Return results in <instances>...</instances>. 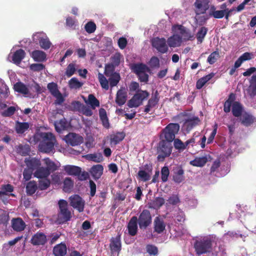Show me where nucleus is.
<instances>
[{
	"label": "nucleus",
	"mask_w": 256,
	"mask_h": 256,
	"mask_svg": "<svg viewBox=\"0 0 256 256\" xmlns=\"http://www.w3.org/2000/svg\"><path fill=\"white\" fill-rule=\"evenodd\" d=\"M232 113L234 116L240 117L242 116L243 107L241 104L238 102H235L232 105Z\"/></svg>",
	"instance_id": "2f4dec72"
},
{
	"label": "nucleus",
	"mask_w": 256,
	"mask_h": 256,
	"mask_svg": "<svg viewBox=\"0 0 256 256\" xmlns=\"http://www.w3.org/2000/svg\"><path fill=\"white\" fill-rule=\"evenodd\" d=\"M88 103L90 105L92 108L100 106V102L92 94H90L88 96Z\"/></svg>",
	"instance_id": "864d4df0"
},
{
	"label": "nucleus",
	"mask_w": 256,
	"mask_h": 256,
	"mask_svg": "<svg viewBox=\"0 0 256 256\" xmlns=\"http://www.w3.org/2000/svg\"><path fill=\"white\" fill-rule=\"evenodd\" d=\"M200 120L197 116H194L192 118H190L186 120L185 125L186 126V128L188 130H192L194 127L198 125Z\"/></svg>",
	"instance_id": "4c0bfd02"
},
{
	"label": "nucleus",
	"mask_w": 256,
	"mask_h": 256,
	"mask_svg": "<svg viewBox=\"0 0 256 256\" xmlns=\"http://www.w3.org/2000/svg\"><path fill=\"white\" fill-rule=\"evenodd\" d=\"M220 57V53L218 50H216L211 53L208 56L207 62L210 64H214L216 62L218 58Z\"/></svg>",
	"instance_id": "13d9d810"
},
{
	"label": "nucleus",
	"mask_w": 256,
	"mask_h": 256,
	"mask_svg": "<svg viewBox=\"0 0 256 256\" xmlns=\"http://www.w3.org/2000/svg\"><path fill=\"white\" fill-rule=\"evenodd\" d=\"M30 127V124L27 122H16V131L18 134H22L27 130Z\"/></svg>",
	"instance_id": "c9c22d12"
},
{
	"label": "nucleus",
	"mask_w": 256,
	"mask_h": 256,
	"mask_svg": "<svg viewBox=\"0 0 256 256\" xmlns=\"http://www.w3.org/2000/svg\"><path fill=\"white\" fill-rule=\"evenodd\" d=\"M148 64L152 68H158L160 67V60L156 56H152Z\"/></svg>",
	"instance_id": "69168bd1"
},
{
	"label": "nucleus",
	"mask_w": 256,
	"mask_h": 256,
	"mask_svg": "<svg viewBox=\"0 0 256 256\" xmlns=\"http://www.w3.org/2000/svg\"><path fill=\"white\" fill-rule=\"evenodd\" d=\"M166 224L164 220L157 216L154 220V230L158 234H162L165 230Z\"/></svg>",
	"instance_id": "4be33fe9"
},
{
	"label": "nucleus",
	"mask_w": 256,
	"mask_h": 256,
	"mask_svg": "<svg viewBox=\"0 0 256 256\" xmlns=\"http://www.w3.org/2000/svg\"><path fill=\"white\" fill-rule=\"evenodd\" d=\"M86 157L88 160L96 162H100L104 160L102 155L101 153L88 154L86 156Z\"/></svg>",
	"instance_id": "37998d69"
},
{
	"label": "nucleus",
	"mask_w": 256,
	"mask_h": 256,
	"mask_svg": "<svg viewBox=\"0 0 256 256\" xmlns=\"http://www.w3.org/2000/svg\"><path fill=\"white\" fill-rule=\"evenodd\" d=\"M164 199L161 197L156 198L153 200H152L150 204L151 207L158 209L161 207L164 204Z\"/></svg>",
	"instance_id": "a18cd8bd"
},
{
	"label": "nucleus",
	"mask_w": 256,
	"mask_h": 256,
	"mask_svg": "<svg viewBox=\"0 0 256 256\" xmlns=\"http://www.w3.org/2000/svg\"><path fill=\"white\" fill-rule=\"evenodd\" d=\"M47 88L51 94L55 96L56 94L60 92L58 89V84L54 82L48 83L47 86Z\"/></svg>",
	"instance_id": "6e6d98bb"
},
{
	"label": "nucleus",
	"mask_w": 256,
	"mask_h": 256,
	"mask_svg": "<svg viewBox=\"0 0 256 256\" xmlns=\"http://www.w3.org/2000/svg\"><path fill=\"white\" fill-rule=\"evenodd\" d=\"M173 141L174 146L176 149L183 150L186 148L185 142H183L180 139L175 138Z\"/></svg>",
	"instance_id": "052dcab7"
},
{
	"label": "nucleus",
	"mask_w": 256,
	"mask_h": 256,
	"mask_svg": "<svg viewBox=\"0 0 256 256\" xmlns=\"http://www.w3.org/2000/svg\"><path fill=\"white\" fill-rule=\"evenodd\" d=\"M70 205L79 212L84 210L85 201L78 194H73L68 198Z\"/></svg>",
	"instance_id": "6e6552de"
},
{
	"label": "nucleus",
	"mask_w": 256,
	"mask_h": 256,
	"mask_svg": "<svg viewBox=\"0 0 256 256\" xmlns=\"http://www.w3.org/2000/svg\"><path fill=\"white\" fill-rule=\"evenodd\" d=\"M24 162L28 168L31 169L32 170L35 169H37V168L40 166V161L34 158H26Z\"/></svg>",
	"instance_id": "5701e85b"
},
{
	"label": "nucleus",
	"mask_w": 256,
	"mask_h": 256,
	"mask_svg": "<svg viewBox=\"0 0 256 256\" xmlns=\"http://www.w3.org/2000/svg\"><path fill=\"white\" fill-rule=\"evenodd\" d=\"M104 168L101 164L94 166L91 168L90 173L94 180L99 179L103 174Z\"/></svg>",
	"instance_id": "b1692460"
},
{
	"label": "nucleus",
	"mask_w": 256,
	"mask_h": 256,
	"mask_svg": "<svg viewBox=\"0 0 256 256\" xmlns=\"http://www.w3.org/2000/svg\"><path fill=\"white\" fill-rule=\"evenodd\" d=\"M68 84L70 89L78 90L82 86L84 83L80 82L76 78L74 77L69 80Z\"/></svg>",
	"instance_id": "ea45409f"
},
{
	"label": "nucleus",
	"mask_w": 256,
	"mask_h": 256,
	"mask_svg": "<svg viewBox=\"0 0 256 256\" xmlns=\"http://www.w3.org/2000/svg\"><path fill=\"white\" fill-rule=\"evenodd\" d=\"M26 52L22 49L16 50L13 54L12 60L14 64H19L24 58Z\"/></svg>",
	"instance_id": "393cba45"
},
{
	"label": "nucleus",
	"mask_w": 256,
	"mask_h": 256,
	"mask_svg": "<svg viewBox=\"0 0 256 256\" xmlns=\"http://www.w3.org/2000/svg\"><path fill=\"white\" fill-rule=\"evenodd\" d=\"M110 248L111 252L114 254L117 252L118 254L121 250L122 244L120 242V234H118L115 238H112L110 240Z\"/></svg>",
	"instance_id": "f8f14e48"
},
{
	"label": "nucleus",
	"mask_w": 256,
	"mask_h": 256,
	"mask_svg": "<svg viewBox=\"0 0 256 256\" xmlns=\"http://www.w3.org/2000/svg\"><path fill=\"white\" fill-rule=\"evenodd\" d=\"M138 178L144 182H147L150 180V176L149 172L144 170H140L138 173Z\"/></svg>",
	"instance_id": "bf43d9fd"
},
{
	"label": "nucleus",
	"mask_w": 256,
	"mask_h": 256,
	"mask_svg": "<svg viewBox=\"0 0 256 256\" xmlns=\"http://www.w3.org/2000/svg\"><path fill=\"white\" fill-rule=\"evenodd\" d=\"M46 54L43 51L35 50L32 53V57L36 62H42L46 59Z\"/></svg>",
	"instance_id": "473e14b6"
},
{
	"label": "nucleus",
	"mask_w": 256,
	"mask_h": 256,
	"mask_svg": "<svg viewBox=\"0 0 256 256\" xmlns=\"http://www.w3.org/2000/svg\"><path fill=\"white\" fill-rule=\"evenodd\" d=\"M241 124L245 126H249L254 122V118L247 113L244 114L240 118Z\"/></svg>",
	"instance_id": "e433bc0d"
},
{
	"label": "nucleus",
	"mask_w": 256,
	"mask_h": 256,
	"mask_svg": "<svg viewBox=\"0 0 256 256\" xmlns=\"http://www.w3.org/2000/svg\"><path fill=\"white\" fill-rule=\"evenodd\" d=\"M34 140L35 142H39L38 150L44 153L52 152L56 142L55 136L52 132H37L34 136Z\"/></svg>",
	"instance_id": "f257e3e1"
},
{
	"label": "nucleus",
	"mask_w": 256,
	"mask_h": 256,
	"mask_svg": "<svg viewBox=\"0 0 256 256\" xmlns=\"http://www.w3.org/2000/svg\"><path fill=\"white\" fill-rule=\"evenodd\" d=\"M50 172L48 169L44 167H38L34 173V176L38 178H47Z\"/></svg>",
	"instance_id": "cd10ccee"
},
{
	"label": "nucleus",
	"mask_w": 256,
	"mask_h": 256,
	"mask_svg": "<svg viewBox=\"0 0 256 256\" xmlns=\"http://www.w3.org/2000/svg\"><path fill=\"white\" fill-rule=\"evenodd\" d=\"M160 100L159 94L157 90H156L154 94L152 96V97L148 100L147 104L146 106L144 112L146 113H148L150 110L155 107L158 104Z\"/></svg>",
	"instance_id": "ddd939ff"
},
{
	"label": "nucleus",
	"mask_w": 256,
	"mask_h": 256,
	"mask_svg": "<svg viewBox=\"0 0 256 256\" xmlns=\"http://www.w3.org/2000/svg\"><path fill=\"white\" fill-rule=\"evenodd\" d=\"M208 160L206 156L196 157L194 160H191L190 164L197 167H202L207 162Z\"/></svg>",
	"instance_id": "72a5a7b5"
},
{
	"label": "nucleus",
	"mask_w": 256,
	"mask_h": 256,
	"mask_svg": "<svg viewBox=\"0 0 256 256\" xmlns=\"http://www.w3.org/2000/svg\"><path fill=\"white\" fill-rule=\"evenodd\" d=\"M96 24L92 22H89L84 26L86 31L88 34L94 32L96 30Z\"/></svg>",
	"instance_id": "338daca9"
},
{
	"label": "nucleus",
	"mask_w": 256,
	"mask_h": 256,
	"mask_svg": "<svg viewBox=\"0 0 256 256\" xmlns=\"http://www.w3.org/2000/svg\"><path fill=\"white\" fill-rule=\"evenodd\" d=\"M76 64L73 62L70 63L68 65L65 72V74L67 77L70 78L74 74L76 71Z\"/></svg>",
	"instance_id": "8fccbe9b"
},
{
	"label": "nucleus",
	"mask_w": 256,
	"mask_h": 256,
	"mask_svg": "<svg viewBox=\"0 0 256 256\" xmlns=\"http://www.w3.org/2000/svg\"><path fill=\"white\" fill-rule=\"evenodd\" d=\"M180 126L177 123H170L162 130L160 134V140H164L172 142L174 139L176 135L180 130Z\"/></svg>",
	"instance_id": "20e7f679"
},
{
	"label": "nucleus",
	"mask_w": 256,
	"mask_h": 256,
	"mask_svg": "<svg viewBox=\"0 0 256 256\" xmlns=\"http://www.w3.org/2000/svg\"><path fill=\"white\" fill-rule=\"evenodd\" d=\"M150 94L146 90H138L130 100L128 102V106L130 108H137L140 106L142 102L146 99Z\"/></svg>",
	"instance_id": "423d86ee"
},
{
	"label": "nucleus",
	"mask_w": 256,
	"mask_h": 256,
	"mask_svg": "<svg viewBox=\"0 0 256 256\" xmlns=\"http://www.w3.org/2000/svg\"><path fill=\"white\" fill-rule=\"evenodd\" d=\"M210 0H196L194 6L199 14H205L210 8Z\"/></svg>",
	"instance_id": "dca6fc26"
},
{
	"label": "nucleus",
	"mask_w": 256,
	"mask_h": 256,
	"mask_svg": "<svg viewBox=\"0 0 256 256\" xmlns=\"http://www.w3.org/2000/svg\"><path fill=\"white\" fill-rule=\"evenodd\" d=\"M14 191V187L10 184L2 185L0 190V196L5 195H8V192H12Z\"/></svg>",
	"instance_id": "09e8293b"
},
{
	"label": "nucleus",
	"mask_w": 256,
	"mask_h": 256,
	"mask_svg": "<svg viewBox=\"0 0 256 256\" xmlns=\"http://www.w3.org/2000/svg\"><path fill=\"white\" fill-rule=\"evenodd\" d=\"M74 186V182L70 178H66L64 181L63 190L65 192H70Z\"/></svg>",
	"instance_id": "49530a36"
},
{
	"label": "nucleus",
	"mask_w": 256,
	"mask_h": 256,
	"mask_svg": "<svg viewBox=\"0 0 256 256\" xmlns=\"http://www.w3.org/2000/svg\"><path fill=\"white\" fill-rule=\"evenodd\" d=\"M131 70L136 74L139 75L144 72H150V69L146 64L139 62L133 64L130 66Z\"/></svg>",
	"instance_id": "4468645a"
},
{
	"label": "nucleus",
	"mask_w": 256,
	"mask_h": 256,
	"mask_svg": "<svg viewBox=\"0 0 256 256\" xmlns=\"http://www.w3.org/2000/svg\"><path fill=\"white\" fill-rule=\"evenodd\" d=\"M170 174V170L168 166H164L161 170V178L162 182H165L168 181V177Z\"/></svg>",
	"instance_id": "680f3d73"
},
{
	"label": "nucleus",
	"mask_w": 256,
	"mask_h": 256,
	"mask_svg": "<svg viewBox=\"0 0 256 256\" xmlns=\"http://www.w3.org/2000/svg\"><path fill=\"white\" fill-rule=\"evenodd\" d=\"M66 252V245L62 242L56 244L53 248V254L54 256H64Z\"/></svg>",
	"instance_id": "412c9836"
},
{
	"label": "nucleus",
	"mask_w": 256,
	"mask_h": 256,
	"mask_svg": "<svg viewBox=\"0 0 256 256\" xmlns=\"http://www.w3.org/2000/svg\"><path fill=\"white\" fill-rule=\"evenodd\" d=\"M45 164L47 166L46 168H48V171L50 172V171L54 172L58 170V166L56 164L48 158L45 159Z\"/></svg>",
	"instance_id": "e2e57ef3"
},
{
	"label": "nucleus",
	"mask_w": 256,
	"mask_h": 256,
	"mask_svg": "<svg viewBox=\"0 0 256 256\" xmlns=\"http://www.w3.org/2000/svg\"><path fill=\"white\" fill-rule=\"evenodd\" d=\"M38 40L42 48L47 50L50 48L52 43L47 36L40 37Z\"/></svg>",
	"instance_id": "79ce46f5"
},
{
	"label": "nucleus",
	"mask_w": 256,
	"mask_h": 256,
	"mask_svg": "<svg viewBox=\"0 0 256 256\" xmlns=\"http://www.w3.org/2000/svg\"><path fill=\"white\" fill-rule=\"evenodd\" d=\"M26 224L20 218H13L12 220V227L16 232H22L26 228Z\"/></svg>",
	"instance_id": "f3484780"
},
{
	"label": "nucleus",
	"mask_w": 256,
	"mask_h": 256,
	"mask_svg": "<svg viewBox=\"0 0 256 256\" xmlns=\"http://www.w3.org/2000/svg\"><path fill=\"white\" fill-rule=\"evenodd\" d=\"M139 228L141 230L146 229L152 222V217L149 210H144L138 218Z\"/></svg>",
	"instance_id": "0eeeda50"
},
{
	"label": "nucleus",
	"mask_w": 256,
	"mask_h": 256,
	"mask_svg": "<svg viewBox=\"0 0 256 256\" xmlns=\"http://www.w3.org/2000/svg\"><path fill=\"white\" fill-rule=\"evenodd\" d=\"M110 76V78L108 80L110 85L111 88H113L116 86L119 82L120 79V75L118 73L114 72L112 75Z\"/></svg>",
	"instance_id": "de8ad7c7"
},
{
	"label": "nucleus",
	"mask_w": 256,
	"mask_h": 256,
	"mask_svg": "<svg viewBox=\"0 0 256 256\" xmlns=\"http://www.w3.org/2000/svg\"><path fill=\"white\" fill-rule=\"evenodd\" d=\"M98 79L102 88L108 90L109 88L108 81L106 77L101 73L98 74Z\"/></svg>",
	"instance_id": "603ef678"
},
{
	"label": "nucleus",
	"mask_w": 256,
	"mask_h": 256,
	"mask_svg": "<svg viewBox=\"0 0 256 256\" xmlns=\"http://www.w3.org/2000/svg\"><path fill=\"white\" fill-rule=\"evenodd\" d=\"M67 122L64 118L54 122L55 128L58 132H60L62 130H65Z\"/></svg>",
	"instance_id": "3c124183"
},
{
	"label": "nucleus",
	"mask_w": 256,
	"mask_h": 256,
	"mask_svg": "<svg viewBox=\"0 0 256 256\" xmlns=\"http://www.w3.org/2000/svg\"><path fill=\"white\" fill-rule=\"evenodd\" d=\"M47 240V237L44 233L38 232L32 236L30 242L33 246H44Z\"/></svg>",
	"instance_id": "9d476101"
},
{
	"label": "nucleus",
	"mask_w": 256,
	"mask_h": 256,
	"mask_svg": "<svg viewBox=\"0 0 256 256\" xmlns=\"http://www.w3.org/2000/svg\"><path fill=\"white\" fill-rule=\"evenodd\" d=\"M16 111V108L14 106H11L2 112L0 114L3 117H10L14 114Z\"/></svg>",
	"instance_id": "4d7b16f0"
},
{
	"label": "nucleus",
	"mask_w": 256,
	"mask_h": 256,
	"mask_svg": "<svg viewBox=\"0 0 256 256\" xmlns=\"http://www.w3.org/2000/svg\"><path fill=\"white\" fill-rule=\"evenodd\" d=\"M212 240L208 236H204L196 240L194 248L197 254L210 252L212 250Z\"/></svg>",
	"instance_id": "7ed1b4c3"
},
{
	"label": "nucleus",
	"mask_w": 256,
	"mask_h": 256,
	"mask_svg": "<svg viewBox=\"0 0 256 256\" xmlns=\"http://www.w3.org/2000/svg\"><path fill=\"white\" fill-rule=\"evenodd\" d=\"M38 186L34 181L29 182L26 186V192L28 194L32 196L35 193Z\"/></svg>",
	"instance_id": "a19ab883"
},
{
	"label": "nucleus",
	"mask_w": 256,
	"mask_h": 256,
	"mask_svg": "<svg viewBox=\"0 0 256 256\" xmlns=\"http://www.w3.org/2000/svg\"><path fill=\"white\" fill-rule=\"evenodd\" d=\"M16 150L17 154L22 156H26L30 154V148L28 144H20L16 146Z\"/></svg>",
	"instance_id": "c85d7f7f"
},
{
	"label": "nucleus",
	"mask_w": 256,
	"mask_h": 256,
	"mask_svg": "<svg viewBox=\"0 0 256 256\" xmlns=\"http://www.w3.org/2000/svg\"><path fill=\"white\" fill-rule=\"evenodd\" d=\"M138 218L133 216L128 222L127 228L128 234L131 236H134L138 232Z\"/></svg>",
	"instance_id": "2eb2a0df"
},
{
	"label": "nucleus",
	"mask_w": 256,
	"mask_h": 256,
	"mask_svg": "<svg viewBox=\"0 0 256 256\" xmlns=\"http://www.w3.org/2000/svg\"><path fill=\"white\" fill-rule=\"evenodd\" d=\"M168 44L170 47H176L180 45L182 42V38L178 34H174L168 39Z\"/></svg>",
	"instance_id": "7c9ffc66"
},
{
	"label": "nucleus",
	"mask_w": 256,
	"mask_h": 256,
	"mask_svg": "<svg viewBox=\"0 0 256 256\" xmlns=\"http://www.w3.org/2000/svg\"><path fill=\"white\" fill-rule=\"evenodd\" d=\"M58 211L56 222L58 224H66L70 221L72 216V213L68 208V202L63 199L58 201Z\"/></svg>",
	"instance_id": "f03ea898"
},
{
	"label": "nucleus",
	"mask_w": 256,
	"mask_h": 256,
	"mask_svg": "<svg viewBox=\"0 0 256 256\" xmlns=\"http://www.w3.org/2000/svg\"><path fill=\"white\" fill-rule=\"evenodd\" d=\"M65 139L66 142L72 146L80 145L84 140L82 136L75 133H69L66 136Z\"/></svg>",
	"instance_id": "9b49d317"
},
{
	"label": "nucleus",
	"mask_w": 256,
	"mask_h": 256,
	"mask_svg": "<svg viewBox=\"0 0 256 256\" xmlns=\"http://www.w3.org/2000/svg\"><path fill=\"white\" fill-rule=\"evenodd\" d=\"M152 45L153 48L161 54L167 52L168 50L164 38H160L158 37L154 38L152 40Z\"/></svg>",
	"instance_id": "1a4fd4ad"
},
{
	"label": "nucleus",
	"mask_w": 256,
	"mask_h": 256,
	"mask_svg": "<svg viewBox=\"0 0 256 256\" xmlns=\"http://www.w3.org/2000/svg\"><path fill=\"white\" fill-rule=\"evenodd\" d=\"M214 76V74L211 72L208 74L202 77L198 80L196 83V88L198 90L201 89L204 85Z\"/></svg>",
	"instance_id": "c756f323"
},
{
	"label": "nucleus",
	"mask_w": 256,
	"mask_h": 256,
	"mask_svg": "<svg viewBox=\"0 0 256 256\" xmlns=\"http://www.w3.org/2000/svg\"><path fill=\"white\" fill-rule=\"evenodd\" d=\"M50 182L47 178H42L38 181V188L40 190H45L50 186Z\"/></svg>",
	"instance_id": "5fc2aeb1"
},
{
	"label": "nucleus",
	"mask_w": 256,
	"mask_h": 256,
	"mask_svg": "<svg viewBox=\"0 0 256 256\" xmlns=\"http://www.w3.org/2000/svg\"><path fill=\"white\" fill-rule=\"evenodd\" d=\"M250 83V84L246 89V91L251 98H254L256 96V74L252 76Z\"/></svg>",
	"instance_id": "a878e982"
},
{
	"label": "nucleus",
	"mask_w": 256,
	"mask_h": 256,
	"mask_svg": "<svg viewBox=\"0 0 256 256\" xmlns=\"http://www.w3.org/2000/svg\"><path fill=\"white\" fill-rule=\"evenodd\" d=\"M179 30H180V34L182 39L183 38L184 40H189L192 37L190 34L186 30L182 28V26H180Z\"/></svg>",
	"instance_id": "0e129e2a"
},
{
	"label": "nucleus",
	"mask_w": 256,
	"mask_h": 256,
	"mask_svg": "<svg viewBox=\"0 0 256 256\" xmlns=\"http://www.w3.org/2000/svg\"><path fill=\"white\" fill-rule=\"evenodd\" d=\"M172 146L170 142L161 140L157 148V160L159 162H164L165 158L170 156Z\"/></svg>",
	"instance_id": "39448f33"
},
{
	"label": "nucleus",
	"mask_w": 256,
	"mask_h": 256,
	"mask_svg": "<svg viewBox=\"0 0 256 256\" xmlns=\"http://www.w3.org/2000/svg\"><path fill=\"white\" fill-rule=\"evenodd\" d=\"M127 94L124 90H119L116 94V102L119 106L124 104L126 100Z\"/></svg>",
	"instance_id": "aec40b11"
},
{
	"label": "nucleus",
	"mask_w": 256,
	"mask_h": 256,
	"mask_svg": "<svg viewBox=\"0 0 256 256\" xmlns=\"http://www.w3.org/2000/svg\"><path fill=\"white\" fill-rule=\"evenodd\" d=\"M14 88L15 91L24 94H27L28 93V88L24 84L20 82L14 84Z\"/></svg>",
	"instance_id": "58836bf2"
},
{
	"label": "nucleus",
	"mask_w": 256,
	"mask_h": 256,
	"mask_svg": "<svg viewBox=\"0 0 256 256\" xmlns=\"http://www.w3.org/2000/svg\"><path fill=\"white\" fill-rule=\"evenodd\" d=\"M124 137L125 134L124 132H118L115 134H112L110 136V144L116 145L122 141Z\"/></svg>",
	"instance_id": "f704fd0d"
},
{
	"label": "nucleus",
	"mask_w": 256,
	"mask_h": 256,
	"mask_svg": "<svg viewBox=\"0 0 256 256\" xmlns=\"http://www.w3.org/2000/svg\"><path fill=\"white\" fill-rule=\"evenodd\" d=\"M64 170L68 175L70 176H79L82 172L80 167L72 165L64 166Z\"/></svg>",
	"instance_id": "6ab92c4d"
},
{
	"label": "nucleus",
	"mask_w": 256,
	"mask_h": 256,
	"mask_svg": "<svg viewBox=\"0 0 256 256\" xmlns=\"http://www.w3.org/2000/svg\"><path fill=\"white\" fill-rule=\"evenodd\" d=\"M173 180L178 184L182 182L184 180V170L182 167H177L174 169Z\"/></svg>",
	"instance_id": "a211bd4d"
},
{
	"label": "nucleus",
	"mask_w": 256,
	"mask_h": 256,
	"mask_svg": "<svg viewBox=\"0 0 256 256\" xmlns=\"http://www.w3.org/2000/svg\"><path fill=\"white\" fill-rule=\"evenodd\" d=\"M147 252L150 255L156 256L158 253V249L156 246L152 244H148L146 246Z\"/></svg>",
	"instance_id": "774afa93"
},
{
	"label": "nucleus",
	"mask_w": 256,
	"mask_h": 256,
	"mask_svg": "<svg viewBox=\"0 0 256 256\" xmlns=\"http://www.w3.org/2000/svg\"><path fill=\"white\" fill-rule=\"evenodd\" d=\"M236 98V94L234 93H230L228 97V100L225 102L224 105V111L226 112H229L230 111L231 106Z\"/></svg>",
	"instance_id": "bb28decb"
},
{
	"label": "nucleus",
	"mask_w": 256,
	"mask_h": 256,
	"mask_svg": "<svg viewBox=\"0 0 256 256\" xmlns=\"http://www.w3.org/2000/svg\"><path fill=\"white\" fill-rule=\"evenodd\" d=\"M208 28L204 26L201 27L196 34V38L198 40V44H201L202 42L204 39L207 34Z\"/></svg>",
	"instance_id": "c03bdc74"
}]
</instances>
